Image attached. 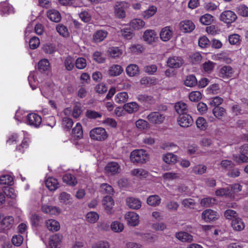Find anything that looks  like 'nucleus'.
Masks as SVG:
<instances>
[{
    "mask_svg": "<svg viewBox=\"0 0 248 248\" xmlns=\"http://www.w3.org/2000/svg\"><path fill=\"white\" fill-rule=\"evenodd\" d=\"M177 122L180 126L188 127L192 124L193 120L190 115L185 113L180 115L177 118Z\"/></svg>",
    "mask_w": 248,
    "mask_h": 248,
    "instance_id": "obj_9",
    "label": "nucleus"
},
{
    "mask_svg": "<svg viewBox=\"0 0 248 248\" xmlns=\"http://www.w3.org/2000/svg\"><path fill=\"white\" fill-rule=\"evenodd\" d=\"M123 72V69L121 66L114 64L110 66L108 70V74L110 76L116 77L119 76Z\"/></svg>",
    "mask_w": 248,
    "mask_h": 248,
    "instance_id": "obj_36",
    "label": "nucleus"
},
{
    "mask_svg": "<svg viewBox=\"0 0 248 248\" xmlns=\"http://www.w3.org/2000/svg\"><path fill=\"white\" fill-rule=\"evenodd\" d=\"M36 72L31 71L28 76V81L30 87L32 90L36 89L38 85V80L36 79Z\"/></svg>",
    "mask_w": 248,
    "mask_h": 248,
    "instance_id": "obj_33",
    "label": "nucleus"
},
{
    "mask_svg": "<svg viewBox=\"0 0 248 248\" xmlns=\"http://www.w3.org/2000/svg\"><path fill=\"white\" fill-rule=\"evenodd\" d=\"M131 174L132 175L140 179L146 178L148 176V172L142 168H137L132 170Z\"/></svg>",
    "mask_w": 248,
    "mask_h": 248,
    "instance_id": "obj_32",
    "label": "nucleus"
},
{
    "mask_svg": "<svg viewBox=\"0 0 248 248\" xmlns=\"http://www.w3.org/2000/svg\"><path fill=\"white\" fill-rule=\"evenodd\" d=\"M30 140L28 138H24L21 143L17 145L16 147V150L23 153L26 149L28 148L30 144Z\"/></svg>",
    "mask_w": 248,
    "mask_h": 248,
    "instance_id": "obj_54",
    "label": "nucleus"
},
{
    "mask_svg": "<svg viewBox=\"0 0 248 248\" xmlns=\"http://www.w3.org/2000/svg\"><path fill=\"white\" fill-rule=\"evenodd\" d=\"M14 223V218L11 216L6 217L1 221V230H8L12 228Z\"/></svg>",
    "mask_w": 248,
    "mask_h": 248,
    "instance_id": "obj_24",
    "label": "nucleus"
},
{
    "mask_svg": "<svg viewBox=\"0 0 248 248\" xmlns=\"http://www.w3.org/2000/svg\"><path fill=\"white\" fill-rule=\"evenodd\" d=\"M174 34L173 29L170 26H166L163 28L160 32V38L164 42L169 41Z\"/></svg>",
    "mask_w": 248,
    "mask_h": 248,
    "instance_id": "obj_10",
    "label": "nucleus"
},
{
    "mask_svg": "<svg viewBox=\"0 0 248 248\" xmlns=\"http://www.w3.org/2000/svg\"><path fill=\"white\" fill-rule=\"evenodd\" d=\"M178 174L173 172H169L165 173L162 175L164 182L172 181L178 178Z\"/></svg>",
    "mask_w": 248,
    "mask_h": 248,
    "instance_id": "obj_55",
    "label": "nucleus"
},
{
    "mask_svg": "<svg viewBox=\"0 0 248 248\" xmlns=\"http://www.w3.org/2000/svg\"><path fill=\"white\" fill-rule=\"evenodd\" d=\"M218 217L217 213L211 209H206L202 214V218L205 222L215 221Z\"/></svg>",
    "mask_w": 248,
    "mask_h": 248,
    "instance_id": "obj_11",
    "label": "nucleus"
},
{
    "mask_svg": "<svg viewBox=\"0 0 248 248\" xmlns=\"http://www.w3.org/2000/svg\"><path fill=\"white\" fill-rule=\"evenodd\" d=\"M202 94L199 91H194L189 94V98L192 102H198L201 99Z\"/></svg>",
    "mask_w": 248,
    "mask_h": 248,
    "instance_id": "obj_59",
    "label": "nucleus"
},
{
    "mask_svg": "<svg viewBox=\"0 0 248 248\" xmlns=\"http://www.w3.org/2000/svg\"><path fill=\"white\" fill-rule=\"evenodd\" d=\"M105 170L108 174L114 175L120 172V166L117 162H111L106 166Z\"/></svg>",
    "mask_w": 248,
    "mask_h": 248,
    "instance_id": "obj_14",
    "label": "nucleus"
},
{
    "mask_svg": "<svg viewBox=\"0 0 248 248\" xmlns=\"http://www.w3.org/2000/svg\"><path fill=\"white\" fill-rule=\"evenodd\" d=\"M237 14L243 17H248V7L245 4H240L236 9Z\"/></svg>",
    "mask_w": 248,
    "mask_h": 248,
    "instance_id": "obj_47",
    "label": "nucleus"
},
{
    "mask_svg": "<svg viewBox=\"0 0 248 248\" xmlns=\"http://www.w3.org/2000/svg\"><path fill=\"white\" fill-rule=\"evenodd\" d=\"M73 134L74 135L78 138H81L83 136V130L81 124L78 123L76 126L73 129Z\"/></svg>",
    "mask_w": 248,
    "mask_h": 248,
    "instance_id": "obj_56",
    "label": "nucleus"
},
{
    "mask_svg": "<svg viewBox=\"0 0 248 248\" xmlns=\"http://www.w3.org/2000/svg\"><path fill=\"white\" fill-rule=\"evenodd\" d=\"M41 211L45 214L51 215H58L60 214V209L55 206L43 204L41 207Z\"/></svg>",
    "mask_w": 248,
    "mask_h": 248,
    "instance_id": "obj_15",
    "label": "nucleus"
},
{
    "mask_svg": "<svg viewBox=\"0 0 248 248\" xmlns=\"http://www.w3.org/2000/svg\"><path fill=\"white\" fill-rule=\"evenodd\" d=\"M62 236L60 234H55L49 238V246L51 248H60L61 247Z\"/></svg>",
    "mask_w": 248,
    "mask_h": 248,
    "instance_id": "obj_16",
    "label": "nucleus"
},
{
    "mask_svg": "<svg viewBox=\"0 0 248 248\" xmlns=\"http://www.w3.org/2000/svg\"><path fill=\"white\" fill-rule=\"evenodd\" d=\"M14 184V178L11 173L1 175V186H11Z\"/></svg>",
    "mask_w": 248,
    "mask_h": 248,
    "instance_id": "obj_38",
    "label": "nucleus"
},
{
    "mask_svg": "<svg viewBox=\"0 0 248 248\" xmlns=\"http://www.w3.org/2000/svg\"><path fill=\"white\" fill-rule=\"evenodd\" d=\"M220 20L227 24L232 23L237 19L236 15L231 10H226L223 12L220 16Z\"/></svg>",
    "mask_w": 248,
    "mask_h": 248,
    "instance_id": "obj_8",
    "label": "nucleus"
},
{
    "mask_svg": "<svg viewBox=\"0 0 248 248\" xmlns=\"http://www.w3.org/2000/svg\"><path fill=\"white\" fill-rule=\"evenodd\" d=\"M167 64L170 68H178L184 64V61L180 57L172 56L168 59Z\"/></svg>",
    "mask_w": 248,
    "mask_h": 248,
    "instance_id": "obj_12",
    "label": "nucleus"
},
{
    "mask_svg": "<svg viewBox=\"0 0 248 248\" xmlns=\"http://www.w3.org/2000/svg\"><path fill=\"white\" fill-rule=\"evenodd\" d=\"M1 13L4 15L13 14L15 13V10L12 5L4 2L1 3Z\"/></svg>",
    "mask_w": 248,
    "mask_h": 248,
    "instance_id": "obj_37",
    "label": "nucleus"
},
{
    "mask_svg": "<svg viewBox=\"0 0 248 248\" xmlns=\"http://www.w3.org/2000/svg\"><path fill=\"white\" fill-rule=\"evenodd\" d=\"M157 67L155 64L146 65L143 68V71L149 75H154L157 71Z\"/></svg>",
    "mask_w": 248,
    "mask_h": 248,
    "instance_id": "obj_62",
    "label": "nucleus"
},
{
    "mask_svg": "<svg viewBox=\"0 0 248 248\" xmlns=\"http://www.w3.org/2000/svg\"><path fill=\"white\" fill-rule=\"evenodd\" d=\"M165 118V114L159 111L152 112L146 117L150 123L156 125L163 124Z\"/></svg>",
    "mask_w": 248,
    "mask_h": 248,
    "instance_id": "obj_5",
    "label": "nucleus"
},
{
    "mask_svg": "<svg viewBox=\"0 0 248 248\" xmlns=\"http://www.w3.org/2000/svg\"><path fill=\"white\" fill-rule=\"evenodd\" d=\"M157 9L154 6H150L144 12L143 16L145 18H149L154 16L156 12Z\"/></svg>",
    "mask_w": 248,
    "mask_h": 248,
    "instance_id": "obj_61",
    "label": "nucleus"
},
{
    "mask_svg": "<svg viewBox=\"0 0 248 248\" xmlns=\"http://www.w3.org/2000/svg\"><path fill=\"white\" fill-rule=\"evenodd\" d=\"M202 60V56L199 52L191 54L189 56V61L193 64H198Z\"/></svg>",
    "mask_w": 248,
    "mask_h": 248,
    "instance_id": "obj_58",
    "label": "nucleus"
},
{
    "mask_svg": "<svg viewBox=\"0 0 248 248\" xmlns=\"http://www.w3.org/2000/svg\"><path fill=\"white\" fill-rule=\"evenodd\" d=\"M64 64L65 68L67 70L71 71L74 67L75 61L72 57L67 56L64 59Z\"/></svg>",
    "mask_w": 248,
    "mask_h": 248,
    "instance_id": "obj_44",
    "label": "nucleus"
},
{
    "mask_svg": "<svg viewBox=\"0 0 248 248\" xmlns=\"http://www.w3.org/2000/svg\"><path fill=\"white\" fill-rule=\"evenodd\" d=\"M75 65L78 69H83L87 65L86 59L82 57L78 58L75 61Z\"/></svg>",
    "mask_w": 248,
    "mask_h": 248,
    "instance_id": "obj_64",
    "label": "nucleus"
},
{
    "mask_svg": "<svg viewBox=\"0 0 248 248\" xmlns=\"http://www.w3.org/2000/svg\"><path fill=\"white\" fill-rule=\"evenodd\" d=\"M180 30L185 33H189L192 31L195 28L194 23L190 20H185L179 24Z\"/></svg>",
    "mask_w": 248,
    "mask_h": 248,
    "instance_id": "obj_13",
    "label": "nucleus"
},
{
    "mask_svg": "<svg viewBox=\"0 0 248 248\" xmlns=\"http://www.w3.org/2000/svg\"><path fill=\"white\" fill-rule=\"evenodd\" d=\"M62 180L64 183L71 186H75L78 183L75 176L70 173L65 174L63 176Z\"/></svg>",
    "mask_w": 248,
    "mask_h": 248,
    "instance_id": "obj_39",
    "label": "nucleus"
},
{
    "mask_svg": "<svg viewBox=\"0 0 248 248\" xmlns=\"http://www.w3.org/2000/svg\"><path fill=\"white\" fill-rule=\"evenodd\" d=\"M126 72L129 77L137 76L140 73L139 67L135 64H129L126 68Z\"/></svg>",
    "mask_w": 248,
    "mask_h": 248,
    "instance_id": "obj_30",
    "label": "nucleus"
},
{
    "mask_svg": "<svg viewBox=\"0 0 248 248\" xmlns=\"http://www.w3.org/2000/svg\"><path fill=\"white\" fill-rule=\"evenodd\" d=\"M98 214L95 212H90L86 214V218L87 222L91 223H95L99 219Z\"/></svg>",
    "mask_w": 248,
    "mask_h": 248,
    "instance_id": "obj_50",
    "label": "nucleus"
},
{
    "mask_svg": "<svg viewBox=\"0 0 248 248\" xmlns=\"http://www.w3.org/2000/svg\"><path fill=\"white\" fill-rule=\"evenodd\" d=\"M187 106L185 102L180 101L177 102L175 105V109L176 111L180 114H185L187 110Z\"/></svg>",
    "mask_w": 248,
    "mask_h": 248,
    "instance_id": "obj_42",
    "label": "nucleus"
},
{
    "mask_svg": "<svg viewBox=\"0 0 248 248\" xmlns=\"http://www.w3.org/2000/svg\"><path fill=\"white\" fill-rule=\"evenodd\" d=\"M207 167L203 164H198L192 168V171L195 174L202 175L206 172Z\"/></svg>",
    "mask_w": 248,
    "mask_h": 248,
    "instance_id": "obj_45",
    "label": "nucleus"
},
{
    "mask_svg": "<svg viewBox=\"0 0 248 248\" xmlns=\"http://www.w3.org/2000/svg\"><path fill=\"white\" fill-rule=\"evenodd\" d=\"M20 138L17 133H13L10 135L6 140V144L8 145H12L16 144L19 141Z\"/></svg>",
    "mask_w": 248,
    "mask_h": 248,
    "instance_id": "obj_52",
    "label": "nucleus"
},
{
    "mask_svg": "<svg viewBox=\"0 0 248 248\" xmlns=\"http://www.w3.org/2000/svg\"><path fill=\"white\" fill-rule=\"evenodd\" d=\"M25 123L32 127L38 128L42 123V118L36 113H31L26 116Z\"/></svg>",
    "mask_w": 248,
    "mask_h": 248,
    "instance_id": "obj_4",
    "label": "nucleus"
},
{
    "mask_svg": "<svg viewBox=\"0 0 248 248\" xmlns=\"http://www.w3.org/2000/svg\"><path fill=\"white\" fill-rule=\"evenodd\" d=\"M124 218L127 224L130 226L135 227L140 223L139 215L134 212L130 211L126 213L125 214Z\"/></svg>",
    "mask_w": 248,
    "mask_h": 248,
    "instance_id": "obj_6",
    "label": "nucleus"
},
{
    "mask_svg": "<svg viewBox=\"0 0 248 248\" xmlns=\"http://www.w3.org/2000/svg\"><path fill=\"white\" fill-rule=\"evenodd\" d=\"M56 30L60 35L63 37H67L69 35L66 27L62 24H58L56 27Z\"/></svg>",
    "mask_w": 248,
    "mask_h": 248,
    "instance_id": "obj_60",
    "label": "nucleus"
},
{
    "mask_svg": "<svg viewBox=\"0 0 248 248\" xmlns=\"http://www.w3.org/2000/svg\"><path fill=\"white\" fill-rule=\"evenodd\" d=\"M127 205L132 209H139L141 206V202L138 198L128 197L126 200Z\"/></svg>",
    "mask_w": 248,
    "mask_h": 248,
    "instance_id": "obj_19",
    "label": "nucleus"
},
{
    "mask_svg": "<svg viewBox=\"0 0 248 248\" xmlns=\"http://www.w3.org/2000/svg\"><path fill=\"white\" fill-rule=\"evenodd\" d=\"M73 124V120L67 117H63L62 120V125L63 127L67 130L70 129Z\"/></svg>",
    "mask_w": 248,
    "mask_h": 248,
    "instance_id": "obj_63",
    "label": "nucleus"
},
{
    "mask_svg": "<svg viewBox=\"0 0 248 248\" xmlns=\"http://www.w3.org/2000/svg\"><path fill=\"white\" fill-rule=\"evenodd\" d=\"M59 200L61 203L65 205H71L73 202L71 195L65 192H62L60 194Z\"/></svg>",
    "mask_w": 248,
    "mask_h": 248,
    "instance_id": "obj_28",
    "label": "nucleus"
},
{
    "mask_svg": "<svg viewBox=\"0 0 248 248\" xmlns=\"http://www.w3.org/2000/svg\"><path fill=\"white\" fill-rule=\"evenodd\" d=\"M196 124L197 127L201 130H205L207 127L208 124L206 120L202 117H199L196 120Z\"/></svg>",
    "mask_w": 248,
    "mask_h": 248,
    "instance_id": "obj_49",
    "label": "nucleus"
},
{
    "mask_svg": "<svg viewBox=\"0 0 248 248\" xmlns=\"http://www.w3.org/2000/svg\"><path fill=\"white\" fill-rule=\"evenodd\" d=\"M233 72V70L230 66L226 65L220 69L219 75L223 78H228L232 76Z\"/></svg>",
    "mask_w": 248,
    "mask_h": 248,
    "instance_id": "obj_23",
    "label": "nucleus"
},
{
    "mask_svg": "<svg viewBox=\"0 0 248 248\" xmlns=\"http://www.w3.org/2000/svg\"><path fill=\"white\" fill-rule=\"evenodd\" d=\"M176 238L182 242H190L193 240L192 236L185 232H180L176 233Z\"/></svg>",
    "mask_w": 248,
    "mask_h": 248,
    "instance_id": "obj_35",
    "label": "nucleus"
},
{
    "mask_svg": "<svg viewBox=\"0 0 248 248\" xmlns=\"http://www.w3.org/2000/svg\"><path fill=\"white\" fill-rule=\"evenodd\" d=\"M103 204L107 213L111 214L112 208L114 205V201L111 197L107 196L103 200Z\"/></svg>",
    "mask_w": 248,
    "mask_h": 248,
    "instance_id": "obj_18",
    "label": "nucleus"
},
{
    "mask_svg": "<svg viewBox=\"0 0 248 248\" xmlns=\"http://www.w3.org/2000/svg\"><path fill=\"white\" fill-rule=\"evenodd\" d=\"M90 136L94 140L102 141L107 138L108 134L104 128L96 127L90 131Z\"/></svg>",
    "mask_w": 248,
    "mask_h": 248,
    "instance_id": "obj_3",
    "label": "nucleus"
},
{
    "mask_svg": "<svg viewBox=\"0 0 248 248\" xmlns=\"http://www.w3.org/2000/svg\"><path fill=\"white\" fill-rule=\"evenodd\" d=\"M145 22L140 18H134L129 23L130 27L135 30H140L145 26Z\"/></svg>",
    "mask_w": 248,
    "mask_h": 248,
    "instance_id": "obj_25",
    "label": "nucleus"
},
{
    "mask_svg": "<svg viewBox=\"0 0 248 248\" xmlns=\"http://www.w3.org/2000/svg\"><path fill=\"white\" fill-rule=\"evenodd\" d=\"M161 202V198L157 195L150 196L147 199V203L150 206H156Z\"/></svg>",
    "mask_w": 248,
    "mask_h": 248,
    "instance_id": "obj_40",
    "label": "nucleus"
},
{
    "mask_svg": "<svg viewBox=\"0 0 248 248\" xmlns=\"http://www.w3.org/2000/svg\"><path fill=\"white\" fill-rule=\"evenodd\" d=\"M184 84L187 87H192L197 84V80L195 76L190 75L187 76L184 80Z\"/></svg>",
    "mask_w": 248,
    "mask_h": 248,
    "instance_id": "obj_43",
    "label": "nucleus"
},
{
    "mask_svg": "<svg viewBox=\"0 0 248 248\" xmlns=\"http://www.w3.org/2000/svg\"><path fill=\"white\" fill-rule=\"evenodd\" d=\"M149 159V155L145 150L143 149L135 150L130 154V159L134 163H144Z\"/></svg>",
    "mask_w": 248,
    "mask_h": 248,
    "instance_id": "obj_1",
    "label": "nucleus"
},
{
    "mask_svg": "<svg viewBox=\"0 0 248 248\" xmlns=\"http://www.w3.org/2000/svg\"><path fill=\"white\" fill-rule=\"evenodd\" d=\"M123 109L128 113L131 114L139 110V105L135 102H131L125 104Z\"/></svg>",
    "mask_w": 248,
    "mask_h": 248,
    "instance_id": "obj_26",
    "label": "nucleus"
},
{
    "mask_svg": "<svg viewBox=\"0 0 248 248\" xmlns=\"http://www.w3.org/2000/svg\"><path fill=\"white\" fill-rule=\"evenodd\" d=\"M45 224L46 227L50 231L57 232L60 229V225L59 222L55 219H48L46 220Z\"/></svg>",
    "mask_w": 248,
    "mask_h": 248,
    "instance_id": "obj_22",
    "label": "nucleus"
},
{
    "mask_svg": "<svg viewBox=\"0 0 248 248\" xmlns=\"http://www.w3.org/2000/svg\"><path fill=\"white\" fill-rule=\"evenodd\" d=\"M128 7V3L125 1L116 2L114 6V14L115 17L123 19L126 16L125 10Z\"/></svg>",
    "mask_w": 248,
    "mask_h": 248,
    "instance_id": "obj_2",
    "label": "nucleus"
},
{
    "mask_svg": "<svg viewBox=\"0 0 248 248\" xmlns=\"http://www.w3.org/2000/svg\"><path fill=\"white\" fill-rule=\"evenodd\" d=\"M111 230L115 232H122L124 229V224L118 221H114L112 222L110 225Z\"/></svg>",
    "mask_w": 248,
    "mask_h": 248,
    "instance_id": "obj_48",
    "label": "nucleus"
},
{
    "mask_svg": "<svg viewBox=\"0 0 248 248\" xmlns=\"http://www.w3.org/2000/svg\"><path fill=\"white\" fill-rule=\"evenodd\" d=\"M214 17L209 14H206L202 16L200 19V22L203 25H210L213 21Z\"/></svg>",
    "mask_w": 248,
    "mask_h": 248,
    "instance_id": "obj_53",
    "label": "nucleus"
},
{
    "mask_svg": "<svg viewBox=\"0 0 248 248\" xmlns=\"http://www.w3.org/2000/svg\"><path fill=\"white\" fill-rule=\"evenodd\" d=\"M108 32L105 30H98L93 35V40L95 43L103 41L107 36Z\"/></svg>",
    "mask_w": 248,
    "mask_h": 248,
    "instance_id": "obj_29",
    "label": "nucleus"
},
{
    "mask_svg": "<svg viewBox=\"0 0 248 248\" xmlns=\"http://www.w3.org/2000/svg\"><path fill=\"white\" fill-rule=\"evenodd\" d=\"M2 193L1 192V203H2V202L5 201V200H3L2 198V194H3L6 196V197L8 198H10L12 199H14L16 197V193L15 190L12 188L10 187L9 186H4L2 187Z\"/></svg>",
    "mask_w": 248,
    "mask_h": 248,
    "instance_id": "obj_20",
    "label": "nucleus"
},
{
    "mask_svg": "<svg viewBox=\"0 0 248 248\" xmlns=\"http://www.w3.org/2000/svg\"><path fill=\"white\" fill-rule=\"evenodd\" d=\"M55 84L52 82H48L42 86L40 89L41 93L46 98L52 95L56 89Z\"/></svg>",
    "mask_w": 248,
    "mask_h": 248,
    "instance_id": "obj_7",
    "label": "nucleus"
},
{
    "mask_svg": "<svg viewBox=\"0 0 248 248\" xmlns=\"http://www.w3.org/2000/svg\"><path fill=\"white\" fill-rule=\"evenodd\" d=\"M100 191L103 194H112L114 190L111 186L106 183L101 184L100 186Z\"/></svg>",
    "mask_w": 248,
    "mask_h": 248,
    "instance_id": "obj_57",
    "label": "nucleus"
},
{
    "mask_svg": "<svg viewBox=\"0 0 248 248\" xmlns=\"http://www.w3.org/2000/svg\"><path fill=\"white\" fill-rule=\"evenodd\" d=\"M214 116L217 119H221L224 117L226 114L225 109L221 107H215L213 110Z\"/></svg>",
    "mask_w": 248,
    "mask_h": 248,
    "instance_id": "obj_46",
    "label": "nucleus"
},
{
    "mask_svg": "<svg viewBox=\"0 0 248 248\" xmlns=\"http://www.w3.org/2000/svg\"><path fill=\"white\" fill-rule=\"evenodd\" d=\"M46 186L50 191H55L59 187V183L57 179L50 177L46 180Z\"/></svg>",
    "mask_w": 248,
    "mask_h": 248,
    "instance_id": "obj_21",
    "label": "nucleus"
},
{
    "mask_svg": "<svg viewBox=\"0 0 248 248\" xmlns=\"http://www.w3.org/2000/svg\"><path fill=\"white\" fill-rule=\"evenodd\" d=\"M108 52L110 56L113 58H117L121 56L123 50L118 47H111L109 48Z\"/></svg>",
    "mask_w": 248,
    "mask_h": 248,
    "instance_id": "obj_51",
    "label": "nucleus"
},
{
    "mask_svg": "<svg viewBox=\"0 0 248 248\" xmlns=\"http://www.w3.org/2000/svg\"><path fill=\"white\" fill-rule=\"evenodd\" d=\"M143 38L147 43L152 44L157 39V34L154 30H147L143 33Z\"/></svg>",
    "mask_w": 248,
    "mask_h": 248,
    "instance_id": "obj_17",
    "label": "nucleus"
},
{
    "mask_svg": "<svg viewBox=\"0 0 248 248\" xmlns=\"http://www.w3.org/2000/svg\"><path fill=\"white\" fill-rule=\"evenodd\" d=\"M128 99V94L125 92L118 93L115 96V101L117 103L123 104L126 102Z\"/></svg>",
    "mask_w": 248,
    "mask_h": 248,
    "instance_id": "obj_41",
    "label": "nucleus"
},
{
    "mask_svg": "<svg viewBox=\"0 0 248 248\" xmlns=\"http://www.w3.org/2000/svg\"><path fill=\"white\" fill-rule=\"evenodd\" d=\"M163 160L169 164H174L178 160L177 156L172 153H168L162 156Z\"/></svg>",
    "mask_w": 248,
    "mask_h": 248,
    "instance_id": "obj_34",
    "label": "nucleus"
},
{
    "mask_svg": "<svg viewBox=\"0 0 248 248\" xmlns=\"http://www.w3.org/2000/svg\"><path fill=\"white\" fill-rule=\"evenodd\" d=\"M232 227L236 231H241L244 230L245 225L244 221L240 217L235 218L232 221Z\"/></svg>",
    "mask_w": 248,
    "mask_h": 248,
    "instance_id": "obj_27",
    "label": "nucleus"
},
{
    "mask_svg": "<svg viewBox=\"0 0 248 248\" xmlns=\"http://www.w3.org/2000/svg\"><path fill=\"white\" fill-rule=\"evenodd\" d=\"M47 16L50 20L55 22H58L61 19L60 14L57 10L54 9L48 11Z\"/></svg>",
    "mask_w": 248,
    "mask_h": 248,
    "instance_id": "obj_31",
    "label": "nucleus"
}]
</instances>
